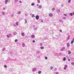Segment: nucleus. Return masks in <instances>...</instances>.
Segmentation results:
<instances>
[{
	"label": "nucleus",
	"mask_w": 74,
	"mask_h": 74,
	"mask_svg": "<svg viewBox=\"0 0 74 74\" xmlns=\"http://www.w3.org/2000/svg\"><path fill=\"white\" fill-rule=\"evenodd\" d=\"M65 50V47H64L63 48L61 49V51H64Z\"/></svg>",
	"instance_id": "f257e3e1"
},
{
	"label": "nucleus",
	"mask_w": 74,
	"mask_h": 74,
	"mask_svg": "<svg viewBox=\"0 0 74 74\" xmlns=\"http://www.w3.org/2000/svg\"><path fill=\"white\" fill-rule=\"evenodd\" d=\"M36 18L37 20H38L39 19V16L38 15H36Z\"/></svg>",
	"instance_id": "f03ea898"
},
{
	"label": "nucleus",
	"mask_w": 74,
	"mask_h": 74,
	"mask_svg": "<svg viewBox=\"0 0 74 74\" xmlns=\"http://www.w3.org/2000/svg\"><path fill=\"white\" fill-rule=\"evenodd\" d=\"M21 36L24 37L25 36V32H22L21 34Z\"/></svg>",
	"instance_id": "7ed1b4c3"
},
{
	"label": "nucleus",
	"mask_w": 74,
	"mask_h": 74,
	"mask_svg": "<svg viewBox=\"0 0 74 74\" xmlns=\"http://www.w3.org/2000/svg\"><path fill=\"white\" fill-rule=\"evenodd\" d=\"M38 7L39 9H41V8H42V5H39Z\"/></svg>",
	"instance_id": "20e7f679"
},
{
	"label": "nucleus",
	"mask_w": 74,
	"mask_h": 74,
	"mask_svg": "<svg viewBox=\"0 0 74 74\" xmlns=\"http://www.w3.org/2000/svg\"><path fill=\"white\" fill-rule=\"evenodd\" d=\"M36 68H34L32 69L33 71H36Z\"/></svg>",
	"instance_id": "39448f33"
},
{
	"label": "nucleus",
	"mask_w": 74,
	"mask_h": 74,
	"mask_svg": "<svg viewBox=\"0 0 74 74\" xmlns=\"http://www.w3.org/2000/svg\"><path fill=\"white\" fill-rule=\"evenodd\" d=\"M49 15L50 16H51V17H52L53 16V14L51 13H50L49 14Z\"/></svg>",
	"instance_id": "423d86ee"
},
{
	"label": "nucleus",
	"mask_w": 74,
	"mask_h": 74,
	"mask_svg": "<svg viewBox=\"0 0 74 74\" xmlns=\"http://www.w3.org/2000/svg\"><path fill=\"white\" fill-rule=\"evenodd\" d=\"M59 21L60 22H61V23H63V21L62 19L60 20Z\"/></svg>",
	"instance_id": "0eeeda50"
},
{
	"label": "nucleus",
	"mask_w": 74,
	"mask_h": 74,
	"mask_svg": "<svg viewBox=\"0 0 74 74\" xmlns=\"http://www.w3.org/2000/svg\"><path fill=\"white\" fill-rule=\"evenodd\" d=\"M25 24H26V23H27V20L26 19H25Z\"/></svg>",
	"instance_id": "6e6552de"
},
{
	"label": "nucleus",
	"mask_w": 74,
	"mask_h": 74,
	"mask_svg": "<svg viewBox=\"0 0 74 74\" xmlns=\"http://www.w3.org/2000/svg\"><path fill=\"white\" fill-rule=\"evenodd\" d=\"M34 37H35V36L34 35H31V37H32V38H34Z\"/></svg>",
	"instance_id": "1a4fd4ad"
},
{
	"label": "nucleus",
	"mask_w": 74,
	"mask_h": 74,
	"mask_svg": "<svg viewBox=\"0 0 74 74\" xmlns=\"http://www.w3.org/2000/svg\"><path fill=\"white\" fill-rule=\"evenodd\" d=\"M67 46L68 47H70V44L69 43H67Z\"/></svg>",
	"instance_id": "9d476101"
},
{
	"label": "nucleus",
	"mask_w": 74,
	"mask_h": 74,
	"mask_svg": "<svg viewBox=\"0 0 74 74\" xmlns=\"http://www.w3.org/2000/svg\"><path fill=\"white\" fill-rule=\"evenodd\" d=\"M13 35H14V36H15V35H16V32H14L13 33Z\"/></svg>",
	"instance_id": "9b49d317"
},
{
	"label": "nucleus",
	"mask_w": 74,
	"mask_h": 74,
	"mask_svg": "<svg viewBox=\"0 0 74 74\" xmlns=\"http://www.w3.org/2000/svg\"><path fill=\"white\" fill-rule=\"evenodd\" d=\"M62 19L64 20H66V18L65 17H64L62 18Z\"/></svg>",
	"instance_id": "f8f14e48"
},
{
	"label": "nucleus",
	"mask_w": 74,
	"mask_h": 74,
	"mask_svg": "<svg viewBox=\"0 0 74 74\" xmlns=\"http://www.w3.org/2000/svg\"><path fill=\"white\" fill-rule=\"evenodd\" d=\"M22 46H23V47H25V43L23 44Z\"/></svg>",
	"instance_id": "ddd939ff"
},
{
	"label": "nucleus",
	"mask_w": 74,
	"mask_h": 74,
	"mask_svg": "<svg viewBox=\"0 0 74 74\" xmlns=\"http://www.w3.org/2000/svg\"><path fill=\"white\" fill-rule=\"evenodd\" d=\"M64 67H65L66 68H67L68 67V66H67V65H65L64 66Z\"/></svg>",
	"instance_id": "4468645a"
},
{
	"label": "nucleus",
	"mask_w": 74,
	"mask_h": 74,
	"mask_svg": "<svg viewBox=\"0 0 74 74\" xmlns=\"http://www.w3.org/2000/svg\"><path fill=\"white\" fill-rule=\"evenodd\" d=\"M7 2H8V0H5V4H7Z\"/></svg>",
	"instance_id": "2eb2a0df"
},
{
	"label": "nucleus",
	"mask_w": 74,
	"mask_h": 74,
	"mask_svg": "<svg viewBox=\"0 0 74 74\" xmlns=\"http://www.w3.org/2000/svg\"><path fill=\"white\" fill-rule=\"evenodd\" d=\"M34 14H33L32 15V18H34V17H35V16H34Z\"/></svg>",
	"instance_id": "dca6fc26"
},
{
	"label": "nucleus",
	"mask_w": 74,
	"mask_h": 74,
	"mask_svg": "<svg viewBox=\"0 0 74 74\" xmlns=\"http://www.w3.org/2000/svg\"><path fill=\"white\" fill-rule=\"evenodd\" d=\"M73 43H74V41H73V40L71 41V44H73Z\"/></svg>",
	"instance_id": "f3484780"
},
{
	"label": "nucleus",
	"mask_w": 74,
	"mask_h": 74,
	"mask_svg": "<svg viewBox=\"0 0 74 74\" xmlns=\"http://www.w3.org/2000/svg\"><path fill=\"white\" fill-rule=\"evenodd\" d=\"M66 59V58L64 57L63 59V61H65Z\"/></svg>",
	"instance_id": "a211bd4d"
},
{
	"label": "nucleus",
	"mask_w": 74,
	"mask_h": 74,
	"mask_svg": "<svg viewBox=\"0 0 74 74\" xmlns=\"http://www.w3.org/2000/svg\"><path fill=\"white\" fill-rule=\"evenodd\" d=\"M21 12L19 11L18 12V14H21Z\"/></svg>",
	"instance_id": "6ab92c4d"
},
{
	"label": "nucleus",
	"mask_w": 74,
	"mask_h": 74,
	"mask_svg": "<svg viewBox=\"0 0 74 74\" xmlns=\"http://www.w3.org/2000/svg\"><path fill=\"white\" fill-rule=\"evenodd\" d=\"M19 24V23H18V22H16V26H18V25Z\"/></svg>",
	"instance_id": "aec40b11"
},
{
	"label": "nucleus",
	"mask_w": 74,
	"mask_h": 74,
	"mask_svg": "<svg viewBox=\"0 0 74 74\" xmlns=\"http://www.w3.org/2000/svg\"><path fill=\"white\" fill-rule=\"evenodd\" d=\"M68 54H71V52L70 51V50H69L68 51Z\"/></svg>",
	"instance_id": "412c9836"
},
{
	"label": "nucleus",
	"mask_w": 74,
	"mask_h": 74,
	"mask_svg": "<svg viewBox=\"0 0 74 74\" xmlns=\"http://www.w3.org/2000/svg\"><path fill=\"white\" fill-rule=\"evenodd\" d=\"M9 37H11V36H12V35L11 34H10V35L9 36Z\"/></svg>",
	"instance_id": "4be33fe9"
},
{
	"label": "nucleus",
	"mask_w": 74,
	"mask_h": 74,
	"mask_svg": "<svg viewBox=\"0 0 74 74\" xmlns=\"http://www.w3.org/2000/svg\"><path fill=\"white\" fill-rule=\"evenodd\" d=\"M71 2V0H69L68 1V2L69 3H70Z\"/></svg>",
	"instance_id": "5701e85b"
},
{
	"label": "nucleus",
	"mask_w": 74,
	"mask_h": 74,
	"mask_svg": "<svg viewBox=\"0 0 74 74\" xmlns=\"http://www.w3.org/2000/svg\"><path fill=\"white\" fill-rule=\"evenodd\" d=\"M53 66H51L50 67V69L51 70H52L53 69Z\"/></svg>",
	"instance_id": "b1692460"
},
{
	"label": "nucleus",
	"mask_w": 74,
	"mask_h": 74,
	"mask_svg": "<svg viewBox=\"0 0 74 74\" xmlns=\"http://www.w3.org/2000/svg\"><path fill=\"white\" fill-rule=\"evenodd\" d=\"M55 10V8H53L52 9V11H54V10Z\"/></svg>",
	"instance_id": "393cba45"
},
{
	"label": "nucleus",
	"mask_w": 74,
	"mask_h": 74,
	"mask_svg": "<svg viewBox=\"0 0 74 74\" xmlns=\"http://www.w3.org/2000/svg\"><path fill=\"white\" fill-rule=\"evenodd\" d=\"M5 50V48H3V51H4Z\"/></svg>",
	"instance_id": "a878e982"
},
{
	"label": "nucleus",
	"mask_w": 74,
	"mask_h": 74,
	"mask_svg": "<svg viewBox=\"0 0 74 74\" xmlns=\"http://www.w3.org/2000/svg\"><path fill=\"white\" fill-rule=\"evenodd\" d=\"M18 41V39H16L15 40V42H16Z\"/></svg>",
	"instance_id": "bb28decb"
},
{
	"label": "nucleus",
	"mask_w": 74,
	"mask_h": 74,
	"mask_svg": "<svg viewBox=\"0 0 74 74\" xmlns=\"http://www.w3.org/2000/svg\"><path fill=\"white\" fill-rule=\"evenodd\" d=\"M2 15H4V14H5V13H4V12H2Z\"/></svg>",
	"instance_id": "cd10ccee"
},
{
	"label": "nucleus",
	"mask_w": 74,
	"mask_h": 74,
	"mask_svg": "<svg viewBox=\"0 0 74 74\" xmlns=\"http://www.w3.org/2000/svg\"><path fill=\"white\" fill-rule=\"evenodd\" d=\"M41 71H39L38 72V74H41Z\"/></svg>",
	"instance_id": "c85d7f7f"
},
{
	"label": "nucleus",
	"mask_w": 74,
	"mask_h": 74,
	"mask_svg": "<svg viewBox=\"0 0 74 74\" xmlns=\"http://www.w3.org/2000/svg\"><path fill=\"white\" fill-rule=\"evenodd\" d=\"M34 5V3H32V4H31V5L32 6H33Z\"/></svg>",
	"instance_id": "c756f323"
},
{
	"label": "nucleus",
	"mask_w": 74,
	"mask_h": 74,
	"mask_svg": "<svg viewBox=\"0 0 74 74\" xmlns=\"http://www.w3.org/2000/svg\"><path fill=\"white\" fill-rule=\"evenodd\" d=\"M71 64L72 65H74V62H71Z\"/></svg>",
	"instance_id": "7c9ffc66"
},
{
	"label": "nucleus",
	"mask_w": 74,
	"mask_h": 74,
	"mask_svg": "<svg viewBox=\"0 0 74 74\" xmlns=\"http://www.w3.org/2000/svg\"><path fill=\"white\" fill-rule=\"evenodd\" d=\"M40 48H41V49H44V47H41Z\"/></svg>",
	"instance_id": "2f4dec72"
},
{
	"label": "nucleus",
	"mask_w": 74,
	"mask_h": 74,
	"mask_svg": "<svg viewBox=\"0 0 74 74\" xmlns=\"http://www.w3.org/2000/svg\"><path fill=\"white\" fill-rule=\"evenodd\" d=\"M45 59H46V60L48 58L47 57L45 56Z\"/></svg>",
	"instance_id": "473e14b6"
},
{
	"label": "nucleus",
	"mask_w": 74,
	"mask_h": 74,
	"mask_svg": "<svg viewBox=\"0 0 74 74\" xmlns=\"http://www.w3.org/2000/svg\"><path fill=\"white\" fill-rule=\"evenodd\" d=\"M4 67L5 68H7V65H4Z\"/></svg>",
	"instance_id": "72a5a7b5"
},
{
	"label": "nucleus",
	"mask_w": 74,
	"mask_h": 74,
	"mask_svg": "<svg viewBox=\"0 0 74 74\" xmlns=\"http://www.w3.org/2000/svg\"><path fill=\"white\" fill-rule=\"evenodd\" d=\"M14 1L15 2H18V0H15Z\"/></svg>",
	"instance_id": "f704fd0d"
},
{
	"label": "nucleus",
	"mask_w": 74,
	"mask_h": 74,
	"mask_svg": "<svg viewBox=\"0 0 74 74\" xmlns=\"http://www.w3.org/2000/svg\"><path fill=\"white\" fill-rule=\"evenodd\" d=\"M70 15H71V16H73V13H71L70 14Z\"/></svg>",
	"instance_id": "c9c22d12"
},
{
	"label": "nucleus",
	"mask_w": 74,
	"mask_h": 74,
	"mask_svg": "<svg viewBox=\"0 0 74 74\" xmlns=\"http://www.w3.org/2000/svg\"><path fill=\"white\" fill-rule=\"evenodd\" d=\"M55 74H59V72H57Z\"/></svg>",
	"instance_id": "e433bc0d"
},
{
	"label": "nucleus",
	"mask_w": 74,
	"mask_h": 74,
	"mask_svg": "<svg viewBox=\"0 0 74 74\" xmlns=\"http://www.w3.org/2000/svg\"><path fill=\"white\" fill-rule=\"evenodd\" d=\"M55 71H56V70H57V68H55Z\"/></svg>",
	"instance_id": "4c0bfd02"
},
{
	"label": "nucleus",
	"mask_w": 74,
	"mask_h": 74,
	"mask_svg": "<svg viewBox=\"0 0 74 74\" xmlns=\"http://www.w3.org/2000/svg\"><path fill=\"white\" fill-rule=\"evenodd\" d=\"M7 38H9V37H10L8 35H7Z\"/></svg>",
	"instance_id": "58836bf2"
},
{
	"label": "nucleus",
	"mask_w": 74,
	"mask_h": 74,
	"mask_svg": "<svg viewBox=\"0 0 74 74\" xmlns=\"http://www.w3.org/2000/svg\"><path fill=\"white\" fill-rule=\"evenodd\" d=\"M58 12L59 13H60V10H58Z\"/></svg>",
	"instance_id": "ea45409f"
},
{
	"label": "nucleus",
	"mask_w": 74,
	"mask_h": 74,
	"mask_svg": "<svg viewBox=\"0 0 74 74\" xmlns=\"http://www.w3.org/2000/svg\"><path fill=\"white\" fill-rule=\"evenodd\" d=\"M64 70H66V67H64Z\"/></svg>",
	"instance_id": "a19ab883"
},
{
	"label": "nucleus",
	"mask_w": 74,
	"mask_h": 74,
	"mask_svg": "<svg viewBox=\"0 0 74 74\" xmlns=\"http://www.w3.org/2000/svg\"><path fill=\"white\" fill-rule=\"evenodd\" d=\"M60 32H62V30L60 29Z\"/></svg>",
	"instance_id": "79ce46f5"
},
{
	"label": "nucleus",
	"mask_w": 74,
	"mask_h": 74,
	"mask_svg": "<svg viewBox=\"0 0 74 74\" xmlns=\"http://www.w3.org/2000/svg\"><path fill=\"white\" fill-rule=\"evenodd\" d=\"M64 16L65 15V16H67V14H64Z\"/></svg>",
	"instance_id": "37998d69"
},
{
	"label": "nucleus",
	"mask_w": 74,
	"mask_h": 74,
	"mask_svg": "<svg viewBox=\"0 0 74 74\" xmlns=\"http://www.w3.org/2000/svg\"><path fill=\"white\" fill-rule=\"evenodd\" d=\"M32 42H35V40H33L32 41Z\"/></svg>",
	"instance_id": "c03bdc74"
},
{
	"label": "nucleus",
	"mask_w": 74,
	"mask_h": 74,
	"mask_svg": "<svg viewBox=\"0 0 74 74\" xmlns=\"http://www.w3.org/2000/svg\"><path fill=\"white\" fill-rule=\"evenodd\" d=\"M38 1L39 2H38V3H40V1H39V0H38Z\"/></svg>",
	"instance_id": "a18cd8bd"
},
{
	"label": "nucleus",
	"mask_w": 74,
	"mask_h": 74,
	"mask_svg": "<svg viewBox=\"0 0 74 74\" xmlns=\"http://www.w3.org/2000/svg\"><path fill=\"white\" fill-rule=\"evenodd\" d=\"M19 2L20 3H22V1H19Z\"/></svg>",
	"instance_id": "49530a36"
},
{
	"label": "nucleus",
	"mask_w": 74,
	"mask_h": 74,
	"mask_svg": "<svg viewBox=\"0 0 74 74\" xmlns=\"http://www.w3.org/2000/svg\"><path fill=\"white\" fill-rule=\"evenodd\" d=\"M13 25L14 26H16V25H15V24H13Z\"/></svg>",
	"instance_id": "de8ad7c7"
},
{
	"label": "nucleus",
	"mask_w": 74,
	"mask_h": 74,
	"mask_svg": "<svg viewBox=\"0 0 74 74\" xmlns=\"http://www.w3.org/2000/svg\"><path fill=\"white\" fill-rule=\"evenodd\" d=\"M42 21H42H41V22H42V23H43V21Z\"/></svg>",
	"instance_id": "09e8293b"
},
{
	"label": "nucleus",
	"mask_w": 74,
	"mask_h": 74,
	"mask_svg": "<svg viewBox=\"0 0 74 74\" xmlns=\"http://www.w3.org/2000/svg\"><path fill=\"white\" fill-rule=\"evenodd\" d=\"M68 60V61H70V59H69Z\"/></svg>",
	"instance_id": "8fccbe9b"
},
{
	"label": "nucleus",
	"mask_w": 74,
	"mask_h": 74,
	"mask_svg": "<svg viewBox=\"0 0 74 74\" xmlns=\"http://www.w3.org/2000/svg\"><path fill=\"white\" fill-rule=\"evenodd\" d=\"M39 5L38 4H37V6H38Z\"/></svg>",
	"instance_id": "3c124183"
},
{
	"label": "nucleus",
	"mask_w": 74,
	"mask_h": 74,
	"mask_svg": "<svg viewBox=\"0 0 74 74\" xmlns=\"http://www.w3.org/2000/svg\"><path fill=\"white\" fill-rule=\"evenodd\" d=\"M11 16H14V15L12 14Z\"/></svg>",
	"instance_id": "603ef678"
},
{
	"label": "nucleus",
	"mask_w": 74,
	"mask_h": 74,
	"mask_svg": "<svg viewBox=\"0 0 74 74\" xmlns=\"http://www.w3.org/2000/svg\"><path fill=\"white\" fill-rule=\"evenodd\" d=\"M3 10H5V8H3Z\"/></svg>",
	"instance_id": "864d4df0"
},
{
	"label": "nucleus",
	"mask_w": 74,
	"mask_h": 74,
	"mask_svg": "<svg viewBox=\"0 0 74 74\" xmlns=\"http://www.w3.org/2000/svg\"><path fill=\"white\" fill-rule=\"evenodd\" d=\"M33 27H35V25H33Z\"/></svg>",
	"instance_id": "5fc2aeb1"
},
{
	"label": "nucleus",
	"mask_w": 74,
	"mask_h": 74,
	"mask_svg": "<svg viewBox=\"0 0 74 74\" xmlns=\"http://www.w3.org/2000/svg\"><path fill=\"white\" fill-rule=\"evenodd\" d=\"M73 15H74V12H73Z\"/></svg>",
	"instance_id": "6e6d98bb"
},
{
	"label": "nucleus",
	"mask_w": 74,
	"mask_h": 74,
	"mask_svg": "<svg viewBox=\"0 0 74 74\" xmlns=\"http://www.w3.org/2000/svg\"><path fill=\"white\" fill-rule=\"evenodd\" d=\"M73 40L74 41V38H73Z\"/></svg>",
	"instance_id": "4d7b16f0"
},
{
	"label": "nucleus",
	"mask_w": 74,
	"mask_h": 74,
	"mask_svg": "<svg viewBox=\"0 0 74 74\" xmlns=\"http://www.w3.org/2000/svg\"><path fill=\"white\" fill-rule=\"evenodd\" d=\"M40 44H41V43H40Z\"/></svg>",
	"instance_id": "13d9d810"
}]
</instances>
